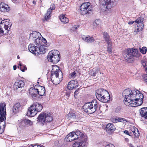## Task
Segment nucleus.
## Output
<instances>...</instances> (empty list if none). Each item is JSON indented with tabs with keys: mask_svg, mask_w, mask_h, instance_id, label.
Masks as SVG:
<instances>
[{
	"mask_svg": "<svg viewBox=\"0 0 147 147\" xmlns=\"http://www.w3.org/2000/svg\"><path fill=\"white\" fill-rule=\"evenodd\" d=\"M38 123L42 125L46 124L44 115V113H42L37 118Z\"/></svg>",
	"mask_w": 147,
	"mask_h": 147,
	"instance_id": "nucleus-12",
	"label": "nucleus"
},
{
	"mask_svg": "<svg viewBox=\"0 0 147 147\" xmlns=\"http://www.w3.org/2000/svg\"><path fill=\"white\" fill-rule=\"evenodd\" d=\"M33 108L32 106L29 108L27 112V115L28 116L33 117L37 114L38 112Z\"/></svg>",
	"mask_w": 147,
	"mask_h": 147,
	"instance_id": "nucleus-17",
	"label": "nucleus"
},
{
	"mask_svg": "<svg viewBox=\"0 0 147 147\" xmlns=\"http://www.w3.org/2000/svg\"><path fill=\"white\" fill-rule=\"evenodd\" d=\"M37 85H35L34 87H31L29 89V92L32 97H36L38 94Z\"/></svg>",
	"mask_w": 147,
	"mask_h": 147,
	"instance_id": "nucleus-14",
	"label": "nucleus"
},
{
	"mask_svg": "<svg viewBox=\"0 0 147 147\" xmlns=\"http://www.w3.org/2000/svg\"><path fill=\"white\" fill-rule=\"evenodd\" d=\"M140 113L141 117L147 119V107H143L140 110Z\"/></svg>",
	"mask_w": 147,
	"mask_h": 147,
	"instance_id": "nucleus-22",
	"label": "nucleus"
},
{
	"mask_svg": "<svg viewBox=\"0 0 147 147\" xmlns=\"http://www.w3.org/2000/svg\"><path fill=\"white\" fill-rule=\"evenodd\" d=\"M44 113V115L46 124L47 123L52 121L53 119L52 115L50 113Z\"/></svg>",
	"mask_w": 147,
	"mask_h": 147,
	"instance_id": "nucleus-20",
	"label": "nucleus"
},
{
	"mask_svg": "<svg viewBox=\"0 0 147 147\" xmlns=\"http://www.w3.org/2000/svg\"><path fill=\"white\" fill-rule=\"evenodd\" d=\"M104 94H105V95H108V92L103 89H99L96 91V96H100V97L101 95L103 96Z\"/></svg>",
	"mask_w": 147,
	"mask_h": 147,
	"instance_id": "nucleus-21",
	"label": "nucleus"
},
{
	"mask_svg": "<svg viewBox=\"0 0 147 147\" xmlns=\"http://www.w3.org/2000/svg\"><path fill=\"white\" fill-rule=\"evenodd\" d=\"M24 85V82L21 80L19 82H16L15 83L14 85L15 88L17 89L19 88L23 87Z\"/></svg>",
	"mask_w": 147,
	"mask_h": 147,
	"instance_id": "nucleus-29",
	"label": "nucleus"
},
{
	"mask_svg": "<svg viewBox=\"0 0 147 147\" xmlns=\"http://www.w3.org/2000/svg\"><path fill=\"white\" fill-rule=\"evenodd\" d=\"M135 129V132H134L133 134L135 137H137L139 136V133L137 128Z\"/></svg>",
	"mask_w": 147,
	"mask_h": 147,
	"instance_id": "nucleus-42",
	"label": "nucleus"
},
{
	"mask_svg": "<svg viewBox=\"0 0 147 147\" xmlns=\"http://www.w3.org/2000/svg\"><path fill=\"white\" fill-rule=\"evenodd\" d=\"M12 24L11 23H10L9 24V26H4V28L5 30H4L5 32V34H7L8 33V31L10 30V27L11 26Z\"/></svg>",
	"mask_w": 147,
	"mask_h": 147,
	"instance_id": "nucleus-35",
	"label": "nucleus"
},
{
	"mask_svg": "<svg viewBox=\"0 0 147 147\" xmlns=\"http://www.w3.org/2000/svg\"><path fill=\"white\" fill-rule=\"evenodd\" d=\"M13 69L14 70H16V66L15 65H14L13 66Z\"/></svg>",
	"mask_w": 147,
	"mask_h": 147,
	"instance_id": "nucleus-64",
	"label": "nucleus"
},
{
	"mask_svg": "<svg viewBox=\"0 0 147 147\" xmlns=\"http://www.w3.org/2000/svg\"><path fill=\"white\" fill-rule=\"evenodd\" d=\"M128 145L129 147H134L132 144H130Z\"/></svg>",
	"mask_w": 147,
	"mask_h": 147,
	"instance_id": "nucleus-60",
	"label": "nucleus"
},
{
	"mask_svg": "<svg viewBox=\"0 0 147 147\" xmlns=\"http://www.w3.org/2000/svg\"><path fill=\"white\" fill-rule=\"evenodd\" d=\"M79 90V89H77L75 92L74 93V96L75 97L78 94V92Z\"/></svg>",
	"mask_w": 147,
	"mask_h": 147,
	"instance_id": "nucleus-56",
	"label": "nucleus"
},
{
	"mask_svg": "<svg viewBox=\"0 0 147 147\" xmlns=\"http://www.w3.org/2000/svg\"><path fill=\"white\" fill-rule=\"evenodd\" d=\"M65 139L67 142H71L76 140V137L74 136V132H72L68 134Z\"/></svg>",
	"mask_w": 147,
	"mask_h": 147,
	"instance_id": "nucleus-19",
	"label": "nucleus"
},
{
	"mask_svg": "<svg viewBox=\"0 0 147 147\" xmlns=\"http://www.w3.org/2000/svg\"><path fill=\"white\" fill-rule=\"evenodd\" d=\"M20 103H18L14 105L12 109L13 112L14 113H16L18 112L20 109Z\"/></svg>",
	"mask_w": 147,
	"mask_h": 147,
	"instance_id": "nucleus-30",
	"label": "nucleus"
},
{
	"mask_svg": "<svg viewBox=\"0 0 147 147\" xmlns=\"http://www.w3.org/2000/svg\"><path fill=\"white\" fill-rule=\"evenodd\" d=\"M144 68L145 69V71L146 73H147V65L146 66V67H144Z\"/></svg>",
	"mask_w": 147,
	"mask_h": 147,
	"instance_id": "nucleus-61",
	"label": "nucleus"
},
{
	"mask_svg": "<svg viewBox=\"0 0 147 147\" xmlns=\"http://www.w3.org/2000/svg\"><path fill=\"white\" fill-rule=\"evenodd\" d=\"M6 105L5 102L0 104V121L5 120L6 117Z\"/></svg>",
	"mask_w": 147,
	"mask_h": 147,
	"instance_id": "nucleus-7",
	"label": "nucleus"
},
{
	"mask_svg": "<svg viewBox=\"0 0 147 147\" xmlns=\"http://www.w3.org/2000/svg\"><path fill=\"white\" fill-rule=\"evenodd\" d=\"M38 46H34L32 44H30L28 46V49L29 51L35 55H38V52L39 51L38 50Z\"/></svg>",
	"mask_w": 147,
	"mask_h": 147,
	"instance_id": "nucleus-9",
	"label": "nucleus"
},
{
	"mask_svg": "<svg viewBox=\"0 0 147 147\" xmlns=\"http://www.w3.org/2000/svg\"><path fill=\"white\" fill-rule=\"evenodd\" d=\"M147 50V48L146 47H143L140 49V52L143 54H145Z\"/></svg>",
	"mask_w": 147,
	"mask_h": 147,
	"instance_id": "nucleus-41",
	"label": "nucleus"
},
{
	"mask_svg": "<svg viewBox=\"0 0 147 147\" xmlns=\"http://www.w3.org/2000/svg\"><path fill=\"white\" fill-rule=\"evenodd\" d=\"M59 18L61 21L64 24L67 23L69 21L68 19L63 15L60 16Z\"/></svg>",
	"mask_w": 147,
	"mask_h": 147,
	"instance_id": "nucleus-32",
	"label": "nucleus"
},
{
	"mask_svg": "<svg viewBox=\"0 0 147 147\" xmlns=\"http://www.w3.org/2000/svg\"><path fill=\"white\" fill-rule=\"evenodd\" d=\"M134 23V21H132L130 22H129L128 24H132Z\"/></svg>",
	"mask_w": 147,
	"mask_h": 147,
	"instance_id": "nucleus-63",
	"label": "nucleus"
},
{
	"mask_svg": "<svg viewBox=\"0 0 147 147\" xmlns=\"http://www.w3.org/2000/svg\"><path fill=\"white\" fill-rule=\"evenodd\" d=\"M48 61L53 63H57L60 60V55L58 51L53 50L50 51L48 54Z\"/></svg>",
	"mask_w": 147,
	"mask_h": 147,
	"instance_id": "nucleus-5",
	"label": "nucleus"
},
{
	"mask_svg": "<svg viewBox=\"0 0 147 147\" xmlns=\"http://www.w3.org/2000/svg\"><path fill=\"white\" fill-rule=\"evenodd\" d=\"M69 114L70 116H71L72 117H74L75 116V114L73 113H70Z\"/></svg>",
	"mask_w": 147,
	"mask_h": 147,
	"instance_id": "nucleus-58",
	"label": "nucleus"
},
{
	"mask_svg": "<svg viewBox=\"0 0 147 147\" xmlns=\"http://www.w3.org/2000/svg\"><path fill=\"white\" fill-rule=\"evenodd\" d=\"M40 37L39 38H38L35 39V40H33L35 45L38 47L43 44L42 40L41 39L40 40Z\"/></svg>",
	"mask_w": 147,
	"mask_h": 147,
	"instance_id": "nucleus-31",
	"label": "nucleus"
},
{
	"mask_svg": "<svg viewBox=\"0 0 147 147\" xmlns=\"http://www.w3.org/2000/svg\"><path fill=\"white\" fill-rule=\"evenodd\" d=\"M38 50L39 51L38 52V55L40 54H44L45 53V49L42 45H40L39 48L38 47Z\"/></svg>",
	"mask_w": 147,
	"mask_h": 147,
	"instance_id": "nucleus-33",
	"label": "nucleus"
},
{
	"mask_svg": "<svg viewBox=\"0 0 147 147\" xmlns=\"http://www.w3.org/2000/svg\"><path fill=\"white\" fill-rule=\"evenodd\" d=\"M101 23L100 21L99 20H96L93 22L94 28H95L97 26H99Z\"/></svg>",
	"mask_w": 147,
	"mask_h": 147,
	"instance_id": "nucleus-38",
	"label": "nucleus"
},
{
	"mask_svg": "<svg viewBox=\"0 0 147 147\" xmlns=\"http://www.w3.org/2000/svg\"><path fill=\"white\" fill-rule=\"evenodd\" d=\"M124 133L128 135H129V132L127 130H125L124 131Z\"/></svg>",
	"mask_w": 147,
	"mask_h": 147,
	"instance_id": "nucleus-57",
	"label": "nucleus"
},
{
	"mask_svg": "<svg viewBox=\"0 0 147 147\" xmlns=\"http://www.w3.org/2000/svg\"><path fill=\"white\" fill-rule=\"evenodd\" d=\"M119 117H117L113 119V122L114 123H117L119 122Z\"/></svg>",
	"mask_w": 147,
	"mask_h": 147,
	"instance_id": "nucleus-51",
	"label": "nucleus"
},
{
	"mask_svg": "<svg viewBox=\"0 0 147 147\" xmlns=\"http://www.w3.org/2000/svg\"><path fill=\"white\" fill-rule=\"evenodd\" d=\"M38 112H40L42 109L43 107L41 104L38 103H35L31 105Z\"/></svg>",
	"mask_w": 147,
	"mask_h": 147,
	"instance_id": "nucleus-24",
	"label": "nucleus"
},
{
	"mask_svg": "<svg viewBox=\"0 0 147 147\" xmlns=\"http://www.w3.org/2000/svg\"><path fill=\"white\" fill-rule=\"evenodd\" d=\"M10 7L8 5L3 2L0 4V11L3 12H7L10 10Z\"/></svg>",
	"mask_w": 147,
	"mask_h": 147,
	"instance_id": "nucleus-16",
	"label": "nucleus"
},
{
	"mask_svg": "<svg viewBox=\"0 0 147 147\" xmlns=\"http://www.w3.org/2000/svg\"><path fill=\"white\" fill-rule=\"evenodd\" d=\"M123 56L127 62L131 63L134 60V57H139L140 53H138V49H136L129 48L124 52Z\"/></svg>",
	"mask_w": 147,
	"mask_h": 147,
	"instance_id": "nucleus-3",
	"label": "nucleus"
},
{
	"mask_svg": "<svg viewBox=\"0 0 147 147\" xmlns=\"http://www.w3.org/2000/svg\"><path fill=\"white\" fill-rule=\"evenodd\" d=\"M37 86H38V94L40 96L43 95L45 92V87L39 85H37Z\"/></svg>",
	"mask_w": 147,
	"mask_h": 147,
	"instance_id": "nucleus-28",
	"label": "nucleus"
},
{
	"mask_svg": "<svg viewBox=\"0 0 147 147\" xmlns=\"http://www.w3.org/2000/svg\"><path fill=\"white\" fill-rule=\"evenodd\" d=\"M104 38L105 39L106 41L108 42H111L109 36L107 32H104L103 33Z\"/></svg>",
	"mask_w": 147,
	"mask_h": 147,
	"instance_id": "nucleus-36",
	"label": "nucleus"
},
{
	"mask_svg": "<svg viewBox=\"0 0 147 147\" xmlns=\"http://www.w3.org/2000/svg\"><path fill=\"white\" fill-rule=\"evenodd\" d=\"M19 65L20 66V69L22 71H24L25 70H26L27 68L25 65H22L20 63Z\"/></svg>",
	"mask_w": 147,
	"mask_h": 147,
	"instance_id": "nucleus-40",
	"label": "nucleus"
},
{
	"mask_svg": "<svg viewBox=\"0 0 147 147\" xmlns=\"http://www.w3.org/2000/svg\"><path fill=\"white\" fill-rule=\"evenodd\" d=\"M84 141H82L79 143H75L73 145V147H86V141L87 139L86 136H84Z\"/></svg>",
	"mask_w": 147,
	"mask_h": 147,
	"instance_id": "nucleus-15",
	"label": "nucleus"
},
{
	"mask_svg": "<svg viewBox=\"0 0 147 147\" xmlns=\"http://www.w3.org/2000/svg\"><path fill=\"white\" fill-rule=\"evenodd\" d=\"M28 147H45L44 146H40L36 144L33 145L31 144L28 146Z\"/></svg>",
	"mask_w": 147,
	"mask_h": 147,
	"instance_id": "nucleus-50",
	"label": "nucleus"
},
{
	"mask_svg": "<svg viewBox=\"0 0 147 147\" xmlns=\"http://www.w3.org/2000/svg\"><path fill=\"white\" fill-rule=\"evenodd\" d=\"M137 27H136V30H137V32H140L143 29L144 24L143 23L141 24H137Z\"/></svg>",
	"mask_w": 147,
	"mask_h": 147,
	"instance_id": "nucleus-37",
	"label": "nucleus"
},
{
	"mask_svg": "<svg viewBox=\"0 0 147 147\" xmlns=\"http://www.w3.org/2000/svg\"><path fill=\"white\" fill-rule=\"evenodd\" d=\"M108 45L107 46V51L108 53H111L112 51V42H107Z\"/></svg>",
	"mask_w": 147,
	"mask_h": 147,
	"instance_id": "nucleus-34",
	"label": "nucleus"
},
{
	"mask_svg": "<svg viewBox=\"0 0 147 147\" xmlns=\"http://www.w3.org/2000/svg\"><path fill=\"white\" fill-rule=\"evenodd\" d=\"M79 26L78 25H75L72 27L71 30L73 31H75L79 27Z\"/></svg>",
	"mask_w": 147,
	"mask_h": 147,
	"instance_id": "nucleus-48",
	"label": "nucleus"
},
{
	"mask_svg": "<svg viewBox=\"0 0 147 147\" xmlns=\"http://www.w3.org/2000/svg\"><path fill=\"white\" fill-rule=\"evenodd\" d=\"M90 3L86 2L83 3L80 7L82 15L89 14L92 12V8L90 7Z\"/></svg>",
	"mask_w": 147,
	"mask_h": 147,
	"instance_id": "nucleus-6",
	"label": "nucleus"
},
{
	"mask_svg": "<svg viewBox=\"0 0 147 147\" xmlns=\"http://www.w3.org/2000/svg\"><path fill=\"white\" fill-rule=\"evenodd\" d=\"M122 95L125 97L124 103L127 106L135 107L141 105L143 103L144 96L138 90L126 89L123 91Z\"/></svg>",
	"mask_w": 147,
	"mask_h": 147,
	"instance_id": "nucleus-1",
	"label": "nucleus"
},
{
	"mask_svg": "<svg viewBox=\"0 0 147 147\" xmlns=\"http://www.w3.org/2000/svg\"><path fill=\"white\" fill-rule=\"evenodd\" d=\"M119 0H106L103 2L102 6V8L110 9L112 6L116 5Z\"/></svg>",
	"mask_w": 147,
	"mask_h": 147,
	"instance_id": "nucleus-8",
	"label": "nucleus"
},
{
	"mask_svg": "<svg viewBox=\"0 0 147 147\" xmlns=\"http://www.w3.org/2000/svg\"><path fill=\"white\" fill-rule=\"evenodd\" d=\"M82 38L86 42L90 43L93 42L95 40L93 37L89 36H83L82 37Z\"/></svg>",
	"mask_w": 147,
	"mask_h": 147,
	"instance_id": "nucleus-27",
	"label": "nucleus"
},
{
	"mask_svg": "<svg viewBox=\"0 0 147 147\" xmlns=\"http://www.w3.org/2000/svg\"><path fill=\"white\" fill-rule=\"evenodd\" d=\"M74 136L76 137V139L79 138H81V140L83 141H84V136H86L85 135L84 136L83 134L79 131H77L75 132H74Z\"/></svg>",
	"mask_w": 147,
	"mask_h": 147,
	"instance_id": "nucleus-26",
	"label": "nucleus"
},
{
	"mask_svg": "<svg viewBox=\"0 0 147 147\" xmlns=\"http://www.w3.org/2000/svg\"><path fill=\"white\" fill-rule=\"evenodd\" d=\"M63 75L61 71L57 65L52 66L51 71V80L55 84H59L62 80Z\"/></svg>",
	"mask_w": 147,
	"mask_h": 147,
	"instance_id": "nucleus-2",
	"label": "nucleus"
},
{
	"mask_svg": "<svg viewBox=\"0 0 147 147\" xmlns=\"http://www.w3.org/2000/svg\"><path fill=\"white\" fill-rule=\"evenodd\" d=\"M42 43L43 42L45 44L47 42L45 38H43L42 41Z\"/></svg>",
	"mask_w": 147,
	"mask_h": 147,
	"instance_id": "nucleus-59",
	"label": "nucleus"
},
{
	"mask_svg": "<svg viewBox=\"0 0 147 147\" xmlns=\"http://www.w3.org/2000/svg\"><path fill=\"white\" fill-rule=\"evenodd\" d=\"M1 126H0V134L2 133L3 131V130L1 129Z\"/></svg>",
	"mask_w": 147,
	"mask_h": 147,
	"instance_id": "nucleus-62",
	"label": "nucleus"
},
{
	"mask_svg": "<svg viewBox=\"0 0 147 147\" xmlns=\"http://www.w3.org/2000/svg\"><path fill=\"white\" fill-rule=\"evenodd\" d=\"M115 129V127L112 123H109L106 125V130L108 133H111L113 132Z\"/></svg>",
	"mask_w": 147,
	"mask_h": 147,
	"instance_id": "nucleus-18",
	"label": "nucleus"
},
{
	"mask_svg": "<svg viewBox=\"0 0 147 147\" xmlns=\"http://www.w3.org/2000/svg\"><path fill=\"white\" fill-rule=\"evenodd\" d=\"M2 22H3V23H5L4 25L6 26H9V24L10 23H11L10 22H7V21H6V20L5 21V20H3Z\"/></svg>",
	"mask_w": 147,
	"mask_h": 147,
	"instance_id": "nucleus-52",
	"label": "nucleus"
},
{
	"mask_svg": "<svg viewBox=\"0 0 147 147\" xmlns=\"http://www.w3.org/2000/svg\"><path fill=\"white\" fill-rule=\"evenodd\" d=\"M105 147H115V146L113 144H110L106 146Z\"/></svg>",
	"mask_w": 147,
	"mask_h": 147,
	"instance_id": "nucleus-54",
	"label": "nucleus"
},
{
	"mask_svg": "<svg viewBox=\"0 0 147 147\" xmlns=\"http://www.w3.org/2000/svg\"><path fill=\"white\" fill-rule=\"evenodd\" d=\"M142 62V65L143 66V67H146V66L147 65L146 62V61L145 60H142L141 61Z\"/></svg>",
	"mask_w": 147,
	"mask_h": 147,
	"instance_id": "nucleus-45",
	"label": "nucleus"
},
{
	"mask_svg": "<svg viewBox=\"0 0 147 147\" xmlns=\"http://www.w3.org/2000/svg\"><path fill=\"white\" fill-rule=\"evenodd\" d=\"M76 72L75 71L71 73L70 74V77L74 78L76 76Z\"/></svg>",
	"mask_w": 147,
	"mask_h": 147,
	"instance_id": "nucleus-49",
	"label": "nucleus"
},
{
	"mask_svg": "<svg viewBox=\"0 0 147 147\" xmlns=\"http://www.w3.org/2000/svg\"><path fill=\"white\" fill-rule=\"evenodd\" d=\"M101 74V72L100 71L99 69H93L90 73V75L93 77H94L97 75L98 77L100 76V74Z\"/></svg>",
	"mask_w": 147,
	"mask_h": 147,
	"instance_id": "nucleus-23",
	"label": "nucleus"
},
{
	"mask_svg": "<svg viewBox=\"0 0 147 147\" xmlns=\"http://www.w3.org/2000/svg\"><path fill=\"white\" fill-rule=\"evenodd\" d=\"M136 128L134 126H132L131 127L130 129L131 131L133 132V133L134 132H135V130H136L135 129H136Z\"/></svg>",
	"mask_w": 147,
	"mask_h": 147,
	"instance_id": "nucleus-53",
	"label": "nucleus"
},
{
	"mask_svg": "<svg viewBox=\"0 0 147 147\" xmlns=\"http://www.w3.org/2000/svg\"><path fill=\"white\" fill-rule=\"evenodd\" d=\"M144 79L145 82H146V83L147 84V74H145L144 76Z\"/></svg>",
	"mask_w": 147,
	"mask_h": 147,
	"instance_id": "nucleus-55",
	"label": "nucleus"
},
{
	"mask_svg": "<svg viewBox=\"0 0 147 147\" xmlns=\"http://www.w3.org/2000/svg\"><path fill=\"white\" fill-rule=\"evenodd\" d=\"M97 99L103 102H107L110 100V96L109 94L108 93V95H105V94H104L103 95H101L100 97V96H96Z\"/></svg>",
	"mask_w": 147,
	"mask_h": 147,
	"instance_id": "nucleus-13",
	"label": "nucleus"
},
{
	"mask_svg": "<svg viewBox=\"0 0 147 147\" xmlns=\"http://www.w3.org/2000/svg\"><path fill=\"white\" fill-rule=\"evenodd\" d=\"M71 90H69L68 89L67 90H66V92H65V95L68 98L70 96V93H71Z\"/></svg>",
	"mask_w": 147,
	"mask_h": 147,
	"instance_id": "nucleus-43",
	"label": "nucleus"
},
{
	"mask_svg": "<svg viewBox=\"0 0 147 147\" xmlns=\"http://www.w3.org/2000/svg\"><path fill=\"white\" fill-rule=\"evenodd\" d=\"M119 122H124L125 123L127 122V121L124 118L119 117Z\"/></svg>",
	"mask_w": 147,
	"mask_h": 147,
	"instance_id": "nucleus-44",
	"label": "nucleus"
},
{
	"mask_svg": "<svg viewBox=\"0 0 147 147\" xmlns=\"http://www.w3.org/2000/svg\"><path fill=\"white\" fill-rule=\"evenodd\" d=\"M78 86L77 81L75 80H71L70 81L67 85V88L69 90H72L74 88H77Z\"/></svg>",
	"mask_w": 147,
	"mask_h": 147,
	"instance_id": "nucleus-11",
	"label": "nucleus"
},
{
	"mask_svg": "<svg viewBox=\"0 0 147 147\" xmlns=\"http://www.w3.org/2000/svg\"><path fill=\"white\" fill-rule=\"evenodd\" d=\"M55 6L54 4H51L50 8L48 9L45 13V15L44 17V20L48 21L51 16V13L52 11L54 10Z\"/></svg>",
	"mask_w": 147,
	"mask_h": 147,
	"instance_id": "nucleus-10",
	"label": "nucleus"
},
{
	"mask_svg": "<svg viewBox=\"0 0 147 147\" xmlns=\"http://www.w3.org/2000/svg\"><path fill=\"white\" fill-rule=\"evenodd\" d=\"M97 101L93 100L91 102L85 104L83 107V110L88 114H91L94 113L97 108Z\"/></svg>",
	"mask_w": 147,
	"mask_h": 147,
	"instance_id": "nucleus-4",
	"label": "nucleus"
},
{
	"mask_svg": "<svg viewBox=\"0 0 147 147\" xmlns=\"http://www.w3.org/2000/svg\"><path fill=\"white\" fill-rule=\"evenodd\" d=\"M3 34H5V32L2 28H0V36H1Z\"/></svg>",
	"mask_w": 147,
	"mask_h": 147,
	"instance_id": "nucleus-46",
	"label": "nucleus"
},
{
	"mask_svg": "<svg viewBox=\"0 0 147 147\" xmlns=\"http://www.w3.org/2000/svg\"><path fill=\"white\" fill-rule=\"evenodd\" d=\"M41 36L39 32H34L30 34V39L34 40L35 38H38Z\"/></svg>",
	"mask_w": 147,
	"mask_h": 147,
	"instance_id": "nucleus-25",
	"label": "nucleus"
},
{
	"mask_svg": "<svg viewBox=\"0 0 147 147\" xmlns=\"http://www.w3.org/2000/svg\"><path fill=\"white\" fill-rule=\"evenodd\" d=\"M25 122L27 124H28L30 125L32 124V122L30 120L28 119H26L25 120Z\"/></svg>",
	"mask_w": 147,
	"mask_h": 147,
	"instance_id": "nucleus-47",
	"label": "nucleus"
},
{
	"mask_svg": "<svg viewBox=\"0 0 147 147\" xmlns=\"http://www.w3.org/2000/svg\"><path fill=\"white\" fill-rule=\"evenodd\" d=\"M143 21L144 18L143 17H140L138 18L135 22L137 23V24H141L142 23H143Z\"/></svg>",
	"mask_w": 147,
	"mask_h": 147,
	"instance_id": "nucleus-39",
	"label": "nucleus"
}]
</instances>
